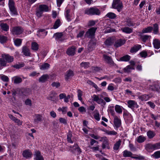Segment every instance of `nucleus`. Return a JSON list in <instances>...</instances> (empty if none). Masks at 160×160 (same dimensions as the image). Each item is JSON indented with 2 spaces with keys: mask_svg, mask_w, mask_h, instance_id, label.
<instances>
[{
  "mask_svg": "<svg viewBox=\"0 0 160 160\" xmlns=\"http://www.w3.org/2000/svg\"><path fill=\"white\" fill-rule=\"evenodd\" d=\"M126 23L127 25L129 27L133 26L135 25V23H134L130 19L127 20Z\"/></svg>",
  "mask_w": 160,
  "mask_h": 160,
  "instance_id": "obj_52",
  "label": "nucleus"
},
{
  "mask_svg": "<svg viewBox=\"0 0 160 160\" xmlns=\"http://www.w3.org/2000/svg\"><path fill=\"white\" fill-rule=\"evenodd\" d=\"M96 42L95 40H90L88 46V48L89 51H92L95 47Z\"/></svg>",
  "mask_w": 160,
  "mask_h": 160,
  "instance_id": "obj_17",
  "label": "nucleus"
},
{
  "mask_svg": "<svg viewBox=\"0 0 160 160\" xmlns=\"http://www.w3.org/2000/svg\"><path fill=\"white\" fill-rule=\"evenodd\" d=\"M122 107L118 105H116L115 107V109L116 112L118 113H121L122 112Z\"/></svg>",
  "mask_w": 160,
  "mask_h": 160,
  "instance_id": "obj_44",
  "label": "nucleus"
},
{
  "mask_svg": "<svg viewBox=\"0 0 160 160\" xmlns=\"http://www.w3.org/2000/svg\"><path fill=\"white\" fill-rule=\"evenodd\" d=\"M11 32L13 35H18L23 32L22 29L20 27H16L12 28L11 30Z\"/></svg>",
  "mask_w": 160,
  "mask_h": 160,
  "instance_id": "obj_9",
  "label": "nucleus"
},
{
  "mask_svg": "<svg viewBox=\"0 0 160 160\" xmlns=\"http://www.w3.org/2000/svg\"><path fill=\"white\" fill-rule=\"evenodd\" d=\"M112 7V8L117 9L118 12H120L123 8V5L120 0H113Z\"/></svg>",
  "mask_w": 160,
  "mask_h": 160,
  "instance_id": "obj_3",
  "label": "nucleus"
},
{
  "mask_svg": "<svg viewBox=\"0 0 160 160\" xmlns=\"http://www.w3.org/2000/svg\"><path fill=\"white\" fill-rule=\"evenodd\" d=\"M142 48V46L140 45H136L132 48L130 50V52L132 53H135L138 51Z\"/></svg>",
  "mask_w": 160,
  "mask_h": 160,
  "instance_id": "obj_23",
  "label": "nucleus"
},
{
  "mask_svg": "<svg viewBox=\"0 0 160 160\" xmlns=\"http://www.w3.org/2000/svg\"><path fill=\"white\" fill-rule=\"evenodd\" d=\"M56 94V93L54 92H52L50 94L49 96L47 97V98L48 100L54 101L55 100V97Z\"/></svg>",
  "mask_w": 160,
  "mask_h": 160,
  "instance_id": "obj_32",
  "label": "nucleus"
},
{
  "mask_svg": "<svg viewBox=\"0 0 160 160\" xmlns=\"http://www.w3.org/2000/svg\"><path fill=\"white\" fill-rule=\"evenodd\" d=\"M145 148L148 152H152L155 150L160 149V142L154 144L148 143L146 145Z\"/></svg>",
  "mask_w": 160,
  "mask_h": 160,
  "instance_id": "obj_2",
  "label": "nucleus"
},
{
  "mask_svg": "<svg viewBox=\"0 0 160 160\" xmlns=\"http://www.w3.org/2000/svg\"><path fill=\"white\" fill-rule=\"evenodd\" d=\"M35 160H44L42 156L41 155V153L39 151H36L34 154Z\"/></svg>",
  "mask_w": 160,
  "mask_h": 160,
  "instance_id": "obj_24",
  "label": "nucleus"
},
{
  "mask_svg": "<svg viewBox=\"0 0 160 160\" xmlns=\"http://www.w3.org/2000/svg\"><path fill=\"white\" fill-rule=\"evenodd\" d=\"M103 58L104 61L108 63L110 67L116 66V65L114 63L111 57L106 54L103 55Z\"/></svg>",
  "mask_w": 160,
  "mask_h": 160,
  "instance_id": "obj_4",
  "label": "nucleus"
},
{
  "mask_svg": "<svg viewBox=\"0 0 160 160\" xmlns=\"http://www.w3.org/2000/svg\"><path fill=\"white\" fill-rule=\"evenodd\" d=\"M42 120V116L38 114H37L35 115V118L34 119V121L35 122L38 123Z\"/></svg>",
  "mask_w": 160,
  "mask_h": 160,
  "instance_id": "obj_39",
  "label": "nucleus"
},
{
  "mask_svg": "<svg viewBox=\"0 0 160 160\" xmlns=\"http://www.w3.org/2000/svg\"><path fill=\"white\" fill-rule=\"evenodd\" d=\"M84 13L89 15H99L100 14V11L97 8L94 7L86 8L84 10Z\"/></svg>",
  "mask_w": 160,
  "mask_h": 160,
  "instance_id": "obj_1",
  "label": "nucleus"
},
{
  "mask_svg": "<svg viewBox=\"0 0 160 160\" xmlns=\"http://www.w3.org/2000/svg\"><path fill=\"white\" fill-rule=\"evenodd\" d=\"M8 5L10 10L12 13L14 15H17V11L15 7V2L13 0H9Z\"/></svg>",
  "mask_w": 160,
  "mask_h": 160,
  "instance_id": "obj_5",
  "label": "nucleus"
},
{
  "mask_svg": "<svg viewBox=\"0 0 160 160\" xmlns=\"http://www.w3.org/2000/svg\"><path fill=\"white\" fill-rule=\"evenodd\" d=\"M152 156L155 159L160 158V151H158L155 152L152 155Z\"/></svg>",
  "mask_w": 160,
  "mask_h": 160,
  "instance_id": "obj_55",
  "label": "nucleus"
},
{
  "mask_svg": "<svg viewBox=\"0 0 160 160\" xmlns=\"http://www.w3.org/2000/svg\"><path fill=\"white\" fill-rule=\"evenodd\" d=\"M129 147L131 151H136L137 149L131 143H129Z\"/></svg>",
  "mask_w": 160,
  "mask_h": 160,
  "instance_id": "obj_62",
  "label": "nucleus"
},
{
  "mask_svg": "<svg viewBox=\"0 0 160 160\" xmlns=\"http://www.w3.org/2000/svg\"><path fill=\"white\" fill-rule=\"evenodd\" d=\"M1 28L3 31L7 32L9 30V26L6 23H1L0 24Z\"/></svg>",
  "mask_w": 160,
  "mask_h": 160,
  "instance_id": "obj_31",
  "label": "nucleus"
},
{
  "mask_svg": "<svg viewBox=\"0 0 160 160\" xmlns=\"http://www.w3.org/2000/svg\"><path fill=\"white\" fill-rule=\"evenodd\" d=\"M123 32L126 33H130L132 32V29L128 27H125L121 28Z\"/></svg>",
  "mask_w": 160,
  "mask_h": 160,
  "instance_id": "obj_29",
  "label": "nucleus"
},
{
  "mask_svg": "<svg viewBox=\"0 0 160 160\" xmlns=\"http://www.w3.org/2000/svg\"><path fill=\"white\" fill-rule=\"evenodd\" d=\"M114 42L115 43H114V47L116 48H118L125 44L126 41L122 39H119L116 40Z\"/></svg>",
  "mask_w": 160,
  "mask_h": 160,
  "instance_id": "obj_12",
  "label": "nucleus"
},
{
  "mask_svg": "<svg viewBox=\"0 0 160 160\" xmlns=\"http://www.w3.org/2000/svg\"><path fill=\"white\" fill-rule=\"evenodd\" d=\"M151 97L149 95L144 94L139 96L138 98L142 101H146L150 98Z\"/></svg>",
  "mask_w": 160,
  "mask_h": 160,
  "instance_id": "obj_25",
  "label": "nucleus"
},
{
  "mask_svg": "<svg viewBox=\"0 0 160 160\" xmlns=\"http://www.w3.org/2000/svg\"><path fill=\"white\" fill-rule=\"evenodd\" d=\"M43 13L42 11L41 10V9L38 7V8L36 10V14L37 17L40 18L42 16Z\"/></svg>",
  "mask_w": 160,
  "mask_h": 160,
  "instance_id": "obj_49",
  "label": "nucleus"
},
{
  "mask_svg": "<svg viewBox=\"0 0 160 160\" xmlns=\"http://www.w3.org/2000/svg\"><path fill=\"white\" fill-rule=\"evenodd\" d=\"M39 8L43 12H47L48 11V7L46 5L44 4L41 5L39 6Z\"/></svg>",
  "mask_w": 160,
  "mask_h": 160,
  "instance_id": "obj_33",
  "label": "nucleus"
},
{
  "mask_svg": "<svg viewBox=\"0 0 160 160\" xmlns=\"http://www.w3.org/2000/svg\"><path fill=\"white\" fill-rule=\"evenodd\" d=\"M115 41L113 38L109 37L107 38L104 42V43L108 47L114 45Z\"/></svg>",
  "mask_w": 160,
  "mask_h": 160,
  "instance_id": "obj_14",
  "label": "nucleus"
},
{
  "mask_svg": "<svg viewBox=\"0 0 160 160\" xmlns=\"http://www.w3.org/2000/svg\"><path fill=\"white\" fill-rule=\"evenodd\" d=\"M95 113L94 115V118L98 121H99L100 118L99 116V114L97 110H95Z\"/></svg>",
  "mask_w": 160,
  "mask_h": 160,
  "instance_id": "obj_56",
  "label": "nucleus"
},
{
  "mask_svg": "<svg viewBox=\"0 0 160 160\" xmlns=\"http://www.w3.org/2000/svg\"><path fill=\"white\" fill-rule=\"evenodd\" d=\"M49 78V77L48 74H44L39 78L38 81L39 82L43 83L46 82Z\"/></svg>",
  "mask_w": 160,
  "mask_h": 160,
  "instance_id": "obj_27",
  "label": "nucleus"
},
{
  "mask_svg": "<svg viewBox=\"0 0 160 160\" xmlns=\"http://www.w3.org/2000/svg\"><path fill=\"white\" fill-rule=\"evenodd\" d=\"M39 45L36 42H32L31 44V48L34 51H37L38 49Z\"/></svg>",
  "mask_w": 160,
  "mask_h": 160,
  "instance_id": "obj_36",
  "label": "nucleus"
},
{
  "mask_svg": "<svg viewBox=\"0 0 160 160\" xmlns=\"http://www.w3.org/2000/svg\"><path fill=\"white\" fill-rule=\"evenodd\" d=\"M22 155L24 158L28 159L32 157V153L29 149H25L23 151Z\"/></svg>",
  "mask_w": 160,
  "mask_h": 160,
  "instance_id": "obj_13",
  "label": "nucleus"
},
{
  "mask_svg": "<svg viewBox=\"0 0 160 160\" xmlns=\"http://www.w3.org/2000/svg\"><path fill=\"white\" fill-rule=\"evenodd\" d=\"M50 67V65L48 63H45L41 65L40 69L41 70H45L48 69Z\"/></svg>",
  "mask_w": 160,
  "mask_h": 160,
  "instance_id": "obj_54",
  "label": "nucleus"
},
{
  "mask_svg": "<svg viewBox=\"0 0 160 160\" xmlns=\"http://www.w3.org/2000/svg\"><path fill=\"white\" fill-rule=\"evenodd\" d=\"M127 103L128 107L132 109H133L134 108H138V107L137 102L135 101L132 100H129L128 102Z\"/></svg>",
  "mask_w": 160,
  "mask_h": 160,
  "instance_id": "obj_15",
  "label": "nucleus"
},
{
  "mask_svg": "<svg viewBox=\"0 0 160 160\" xmlns=\"http://www.w3.org/2000/svg\"><path fill=\"white\" fill-rule=\"evenodd\" d=\"M22 52L26 56H30L31 54L29 49L26 46L22 47Z\"/></svg>",
  "mask_w": 160,
  "mask_h": 160,
  "instance_id": "obj_21",
  "label": "nucleus"
},
{
  "mask_svg": "<svg viewBox=\"0 0 160 160\" xmlns=\"http://www.w3.org/2000/svg\"><path fill=\"white\" fill-rule=\"evenodd\" d=\"M61 23V22L60 19H58L55 22L53 28L54 29H56L59 27Z\"/></svg>",
  "mask_w": 160,
  "mask_h": 160,
  "instance_id": "obj_40",
  "label": "nucleus"
},
{
  "mask_svg": "<svg viewBox=\"0 0 160 160\" xmlns=\"http://www.w3.org/2000/svg\"><path fill=\"white\" fill-rule=\"evenodd\" d=\"M148 88L150 90L152 91L160 92V87L157 82H154L149 85Z\"/></svg>",
  "mask_w": 160,
  "mask_h": 160,
  "instance_id": "obj_8",
  "label": "nucleus"
},
{
  "mask_svg": "<svg viewBox=\"0 0 160 160\" xmlns=\"http://www.w3.org/2000/svg\"><path fill=\"white\" fill-rule=\"evenodd\" d=\"M139 36L140 39L144 42H145L147 41L150 39L151 36L148 35H143L142 33L139 32Z\"/></svg>",
  "mask_w": 160,
  "mask_h": 160,
  "instance_id": "obj_18",
  "label": "nucleus"
},
{
  "mask_svg": "<svg viewBox=\"0 0 160 160\" xmlns=\"http://www.w3.org/2000/svg\"><path fill=\"white\" fill-rule=\"evenodd\" d=\"M113 122L115 126L117 128L119 127L121 125V121L116 116L114 117Z\"/></svg>",
  "mask_w": 160,
  "mask_h": 160,
  "instance_id": "obj_20",
  "label": "nucleus"
},
{
  "mask_svg": "<svg viewBox=\"0 0 160 160\" xmlns=\"http://www.w3.org/2000/svg\"><path fill=\"white\" fill-rule=\"evenodd\" d=\"M147 135L149 138H152L154 136L155 134L152 131H149L147 132Z\"/></svg>",
  "mask_w": 160,
  "mask_h": 160,
  "instance_id": "obj_59",
  "label": "nucleus"
},
{
  "mask_svg": "<svg viewBox=\"0 0 160 160\" xmlns=\"http://www.w3.org/2000/svg\"><path fill=\"white\" fill-rule=\"evenodd\" d=\"M72 136V134L71 132H69L67 135V140L68 142L71 143H73V142L71 140Z\"/></svg>",
  "mask_w": 160,
  "mask_h": 160,
  "instance_id": "obj_43",
  "label": "nucleus"
},
{
  "mask_svg": "<svg viewBox=\"0 0 160 160\" xmlns=\"http://www.w3.org/2000/svg\"><path fill=\"white\" fill-rule=\"evenodd\" d=\"M124 116H125L126 118H127V120L129 121L130 122H131L132 121V117L131 114L129 113L124 114Z\"/></svg>",
  "mask_w": 160,
  "mask_h": 160,
  "instance_id": "obj_57",
  "label": "nucleus"
},
{
  "mask_svg": "<svg viewBox=\"0 0 160 160\" xmlns=\"http://www.w3.org/2000/svg\"><path fill=\"white\" fill-rule=\"evenodd\" d=\"M153 44L154 48L156 49H158L160 48V41L155 38L153 40Z\"/></svg>",
  "mask_w": 160,
  "mask_h": 160,
  "instance_id": "obj_26",
  "label": "nucleus"
},
{
  "mask_svg": "<svg viewBox=\"0 0 160 160\" xmlns=\"http://www.w3.org/2000/svg\"><path fill=\"white\" fill-rule=\"evenodd\" d=\"M22 41V39L17 38L14 39V42L15 46L19 47L21 45Z\"/></svg>",
  "mask_w": 160,
  "mask_h": 160,
  "instance_id": "obj_34",
  "label": "nucleus"
},
{
  "mask_svg": "<svg viewBox=\"0 0 160 160\" xmlns=\"http://www.w3.org/2000/svg\"><path fill=\"white\" fill-rule=\"evenodd\" d=\"M121 141L119 140L114 144L113 146V149L114 150H117L118 149L121 145Z\"/></svg>",
  "mask_w": 160,
  "mask_h": 160,
  "instance_id": "obj_42",
  "label": "nucleus"
},
{
  "mask_svg": "<svg viewBox=\"0 0 160 160\" xmlns=\"http://www.w3.org/2000/svg\"><path fill=\"white\" fill-rule=\"evenodd\" d=\"M146 140V138L141 135L139 136L137 138V141L139 143H142Z\"/></svg>",
  "mask_w": 160,
  "mask_h": 160,
  "instance_id": "obj_51",
  "label": "nucleus"
},
{
  "mask_svg": "<svg viewBox=\"0 0 160 160\" xmlns=\"http://www.w3.org/2000/svg\"><path fill=\"white\" fill-rule=\"evenodd\" d=\"M131 58L130 56L128 55H126L123 56L120 58V60L122 61L127 62L129 61Z\"/></svg>",
  "mask_w": 160,
  "mask_h": 160,
  "instance_id": "obj_46",
  "label": "nucleus"
},
{
  "mask_svg": "<svg viewBox=\"0 0 160 160\" xmlns=\"http://www.w3.org/2000/svg\"><path fill=\"white\" fill-rule=\"evenodd\" d=\"M93 101L96 102L98 104H102L103 105H105V102L102 99L99 98L98 95L94 94L92 97Z\"/></svg>",
  "mask_w": 160,
  "mask_h": 160,
  "instance_id": "obj_10",
  "label": "nucleus"
},
{
  "mask_svg": "<svg viewBox=\"0 0 160 160\" xmlns=\"http://www.w3.org/2000/svg\"><path fill=\"white\" fill-rule=\"evenodd\" d=\"M51 85L53 87L58 88L60 86V83L59 82H53L52 83Z\"/></svg>",
  "mask_w": 160,
  "mask_h": 160,
  "instance_id": "obj_63",
  "label": "nucleus"
},
{
  "mask_svg": "<svg viewBox=\"0 0 160 160\" xmlns=\"http://www.w3.org/2000/svg\"><path fill=\"white\" fill-rule=\"evenodd\" d=\"M134 67L131 65H128L123 69L124 72L128 73L131 72V70H134Z\"/></svg>",
  "mask_w": 160,
  "mask_h": 160,
  "instance_id": "obj_30",
  "label": "nucleus"
},
{
  "mask_svg": "<svg viewBox=\"0 0 160 160\" xmlns=\"http://www.w3.org/2000/svg\"><path fill=\"white\" fill-rule=\"evenodd\" d=\"M74 75V72L71 69L67 70L65 74V78L66 81L72 78Z\"/></svg>",
  "mask_w": 160,
  "mask_h": 160,
  "instance_id": "obj_11",
  "label": "nucleus"
},
{
  "mask_svg": "<svg viewBox=\"0 0 160 160\" xmlns=\"http://www.w3.org/2000/svg\"><path fill=\"white\" fill-rule=\"evenodd\" d=\"M97 28L92 27L88 30L86 32L85 36L89 38H92L94 36Z\"/></svg>",
  "mask_w": 160,
  "mask_h": 160,
  "instance_id": "obj_7",
  "label": "nucleus"
},
{
  "mask_svg": "<svg viewBox=\"0 0 160 160\" xmlns=\"http://www.w3.org/2000/svg\"><path fill=\"white\" fill-rule=\"evenodd\" d=\"M89 64L88 62H82L80 64V66L81 67L86 69L89 67Z\"/></svg>",
  "mask_w": 160,
  "mask_h": 160,
  "instance_id": "obj_58",
  "label": "nucleus"
},
{
  "mask_svg": "<svg viewBox=\"0 0 160 160\" xmlns=\"http://www.w3.org/2000/svg\"><path fill=\"white\" fill-rule=\"evenodd\" d=\"M153 33L155 34L158 33V26L157 23H155L153 25Z\"/></svg>",
  "mask_w": 160,
  "mask_h": 160,
  "instance_id": "obj_47",
  "label": "nucleus"
},
{
  "mask_svg": "<svg viewBox=\"0 0 160 160\" xmlns=\"http://www.w3.org/2000/svg\"><path fill=\"white\" fill-rule=\"evenodd\" d=\"M123 156L124 157H131L132 158L140 159L141 158H143V157H133L132 155L133 154L130 151H128L127 150H125L123 151L122 152Z\"/></svg>",
  "mask_w": 160,
  "mask_h": 160,
  "instance_id": "obj_6",
  "label": "nucleus"
},
{
  "mask_svg": "<svg viewBox=\"0 0 160 160\" xmlns=\"http://www.w3.org/2000/svg\"><path fill=\"white\" fill-rule=\"evenodd\" d=\"M6 66V62L3 58H0V70L2 69L3 67Z\"/></svg>",
  "mask_w": 160,
  "mask_h": 160,
  "instance_id": "obj_35",
  "label": "nucleus"
},
{
  "mask_svg": "<svg viewBox=\"0 0 160 160\" xmlns=\"http://www.w3.org/2000/svg\"><path fill=\"white\" fill-rule=\"evenodd\" d=\"M1 80L3 81L8 82L9 80L8 78L6 76L3 75L1 77Z\"/></svg>",
  "mask_w": 160,
  "mask_h": 160,
  "instance_id": "obj_64",
  "label": "nucleus"
},
{
  "mask_svg": "<svg viewBox=\"0 0 160 160\" xmlns=\"http://www.w3.org/2000/svg\"><path fill=\"white\" fill-rule=\"evenodd\" d=\"M2 57L3 58L4 60H6V63L11 62L13 61V58L12 56H11L8 54H2Z\"/></svg>",
  "mask_w": 160,
  "mask_h": 160,
  "instance_id": "obj_16",
  "label": "nucleus"
},
{
  "mask_svg": "<svg viewBox=\"0 0 160 160\" xmlns=\"http://www.w3.org/2000/svg\"><path fill=\"white\" fill-rule=\"evenodd\" d=\"M24 66V64L23 63H18L12 66V67L16 69H19L23 67Z\"/></svg>",
  "mask_w": 160,
  "mask_h": 160,
  "instance_id": "obj_53",
  "label": "nucleus"
},
{
  "mask_svg": "<svg viewBox=\"0 0 160 160\" xmlns=\"http://www.w3.org/2000/svg\"><path fill=\"white\" fill-rule=\"evenodd\" d=\"M59 122L61 123L66 125L67 124V120L66 119L62 118H60L59 119Z\"/></svg>",
  "mask_w": 160,
  "mask_h": 160,
  "instance_id": "obj_61",
  "label": "nucleus"
},
{
  "mask_svg": "<svg viewBox=\"0 0 160 160\" xmlns=\"http://www.w3.org/2000/svg\"><path fill=\"white\" fill-rule=\"evenodd\" d=\"M13 83L15 84H18L21 83L22 82V79L20 77L18 76H15L13 77Z\"/></svg>",
  "mask_w": 160,
  "mask_h": 160,
  "instance_id": "obj_28",
  "label": "nucleus"
},
{
  "mask_svg": "<svg viewBox=\"0 0 160 160\" xmlns=\"http://www.w3.org/2000/svg\"><path fill=\"white\" fill-rule=\"evenodd\" d=\"M76 49L74 46H72L68 48L66 53L69 55L73 56L75 54Z\"/></svg>",
  "mask_w": 160,
  "mask_h": 160,
  "instance_id": "obj_19",
  "label": "nucleus"
},
{
  "mask_svg": "<svg viewBox=\"0 0 160 160\" xmlns=\"http://www.w3.org/2000/svg\"><path fill=\"white\" fill-rule=\"evenodd\" d=\"M70 12V10H67L65 13L66 18L68 22L71 20V16L69 14Z\"/></svg>",
  "mask_w": 160,
  "mask_h": 160,
  "instance_id": "obj_41",
  "label": "nucleus"
},
{
  "mask_svg": "<svg viewBox=\"0 0 160 160\" xmlns=\"http://www.w3.org/2000/svg\"><path fill=\"white\" fill-rule=\"evenodd\" d=\"M78 99L79 100L82 101V92L80 89H78Z\"/></svg>",
  "mask_w": 160,
  "mask_h": 160,
  "instance_id": "obj_60",
  "label": "nucleus"
},
{
  "mask_svg": "<svg viewBox=\"0 0 160 160\" xmlns=\"http://www.w3.org/2000/svg\"><path fill=\"white\" fill-rule=\"evenodd\" d=\"M104 132L106 134L110 135H116L117 134V132L114 131H108L106 130L104 131Z\"/></svg>",
  "mask_w": 160,
  "mask_h": 160,
  "instance_id": "obj_45",
  "label": "nucleus"
},
{
  "mask_svg": "<svg viewBox=\"0 0 160 160\" xmlns=\"http://www.w3.org/2000/svg\"><path fill=\"white\" fill-rule=\"evenodd\" d=\"M63 36V34L62 32L56 33L54 34V36L55 37V39L58 40L61 38Z\"/></svg>",
  "mask_w": 160,
  "mask_h": 160,
  "instance_id": "obj_50",
  "label": "nucleus"
},
{
  "mask_svg": "<svg viewBox=\"0 0 160 160\" xmlns=\"http://www.w3.org/2000/svg\"><path fill=\"white\" fill-rule=\"evenodd\" d=\"M7 40V37L2 35H0V42L1 43H5Z\"/></svg>",
  "mask_w": 160,
  "mask_h": 160,
  "instance_id": "obj_48",
  "label": "nucleus"
},
{
  "mask_svg": "<svg viewBox=\"0 0 160 160\" xmlns=\"http://www.w3.org/2000/svg\"><path fill=\"white\" fill-rule=\"evenodd\" d=\"M153 28L151 27H148L147 28H145L142 31V33H146L151 32L153 30Z\"/></svg>",
  "mask_w": 160,
  "mask_h": 160,
  "instance_id": "obj_38",
  "label": "nucleus"
},
{
  "mask_svg": "<svg viewBox=\"0 0 160 160\" xmlns=\"http://www.w3.org/2000/svg\"><path fill=\"white\" fill-rule=\"evenodd\" d=\"M116 16H117L116 14L112 12L108 13L106 15V17L111 19L115 18Z\"/></svg>",
  "mask_w": 160,
  "mask_h": 160,
  "instance_id": "obj_37",
  "label": "nucleus"
},
{
  "mask_svg": "<svg viewBox=\"0 0 160 160\" xmlns=\"http://www.w3.org/2000/svg\"><path fill=\"white\" fill-rule=\"evenodd\" d=\"M102 140L103 141V143L102 145V149H104L106 148H107L108 149H109V148L108 147V141L106 137H104L102 138Z\"/></svg>",
  "mask_w": 160,
  "mask_h": 160,
  "instance_id": "obj_22",
  "label": "nucleus"
}]
</instances>
